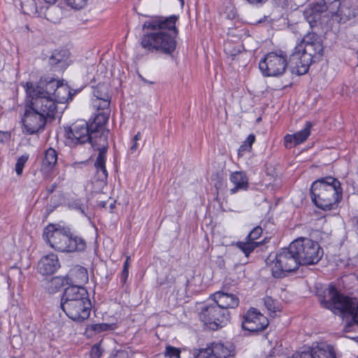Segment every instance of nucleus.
<instances>
[{"label":"nucleus","mask_w":358,"mask_h":358,"mask_svg":"<svg viewBox=\"0 0 358 358\" xmlns=\"http://www.w3.org/2000/svg\"><path fill=\"white\" fill-rule=\"evenodd\" d=\"M179 16H155L146 20L142 27L143 34L141 38V45L149 52L160 53L172 56L177 47L176 38L179 30L176 22Z\"/></svg>","instance_id":"f257e3e1"},{"label":"nucleus","mask_w":358,"mask_h":358,"mask_svg":"<svg viewBox=\"0 0 358 358\" xmlns=\"http://www.w3.org/2000/svg\"><path fill=\"white\" fill-rule=\"evenodd\" d=\"M41 101L34 98L27 97L24 113L22 119L23 133L26 135H33L42 132L47 123L48 118L53 120L57 112V105L49 100Z\"/></svg>","instance_id":"f03ea898"},{"label":"nucleus","mask_w":358,"mask_h":358,"mask_svg":"<svg viewBox=\"0 0 358 358\" xmlns=\"http://www.w3.org/2000/svg\"><path fill=\"white\" fill-rule=\"evenodd\" d=\"M313 203L320 209H336L343 199L341 182L332 176H326L315 180L310 189Z\"/></svg>","instance_id":"7ed1b4c3"},{"label":"nucleus","mask_w":358,"mask_h":358,"mask_svg":"<svg viewBox=\"0 0 358 358\" xmlns=\"http://www.w3.org/2000/svg\"><path fill=\"white\" fill-rule=\"evenodd\" d=\"M322 307L331 310L334 314L349 315L354 323L358 324V300L341 293L330 284L327 288L317 292Z\"/></svg>","instance_id":"20e7f679"},{"label":"nucleus","mask_w":358,"mask_h":358,"mask_svg":"<svg viewBox=\"0 0 358 358\" xmlns=\"http://www.w3.org/2000/svg\"><path fill=\"white\" fill-rule=\"evenodd\" d=\"M274 264L271 267L272 275L275 278H282L287 273L296 271L301 263L292 242L288 248H283L276 254Z\"/></svg>","instance_id":"39448f33"},{"label":"nucleus","mask_w":358,"mask_h":358,"mask_svg":"<svg viewBox=\"0 0 358 358\" xmlns=\"http://www.w3.org/2000/svg\"><path fill=\"white\" fill-rule=\"evenodd\" d=\"M59 80L50 77H41L37 83L27 82L24 85L25 91L28 98H34L36 100L41 101L45 106L43 100H49L54 104L52 96L55 94L59 85Z\"/></svg>","instance_id":"423d86ee"},{"label":"nucleus","mask_w":358,"mask_h":358,"mask_svg":"<svg viewBox=\"0 0 358 358\" xmlns=\"http://www.w3.org/2000/svg\"><path fill=\"white\" fill-rule=\"evenodd\" d=\"M292 243L295 245L301 265L317 264L323 256V250L317 241L301 237L292 241Z\"/></svg>","instance_id":"0eeeda50"},{"label":"nucleus","mask_w":358,"mask_h":358,"mask_svg":"<svg viewBox=\"0 0 358 358\" xmlns=\"http://www.w3.org/2000/svg\"><path fill=\"white\" fill-rule=\"evenodd\" d=\"M288 66L287 54L282 50L268 52L259 64L262 74L269 77L283 75Z\"/></svg>","instance_id":"6e6552de"},{"label":"nucleus","mask_w":358,"mask_h":358,"mask_svg":"<svg viewBox=\"0 0 358 358\" xmlns=\"http://www.w3.org/2000/svg\"><path fill=\"white\" fill-rule=\"evenodd\" d=\"M199 319L206 328L216 331L229 322L230 314L229 310L222 309L216 303H212L202 308Z\"/></svg>","instance_id":"1a4fd4ad"},{"label":"nucleus","mask_w":358,"mask_h":358,"mask_svg":"<svg viewBox=\"0 0 358 358\" xmlns=\"http://www.w3.org/2000/svg\"><path fill=\"white\" fill-rule=\"evenodd\" d=\"M71 229L58 224H49L43 232V238L56 251L66 252Z\"/></svg>","instance_id":"9d476101"},{"label":"nucleus","mask_w":358,"mask_h":358,"mask_svg":"<svg viewBox=\"0 0 358 358\" xmlns=\"http://www.w3.org/2000/svg\"><path fill=\"white\" fill-rule=\"evenodd\" d=\"M66 134L68 138L74 144L90 143L92 148H95L99 142L98 138L92 136V129L86 121H77L69 128V131H66Z\"/></svg>","instance_id":"9b49d317"},{"label":"nucleus","mask_w":358,"mask_h":358,"mask_svg":"<svg viewBox=\"0 0 358 358\" xmlns=\"http://www.w3.org/2000/svg\"><path fill=\"white\" fill-rule=\"evenodd\" d=\"M269 324L268 318L256 308L249 309L243 317L242 328L251 336L264 331Z\"/></svg>","instance_id":"f8f14e48"},{"label":"nucleus","mask_w":358,"mask_h":358,"mask_svg":"<svg viewBox=\"0 0 358 358\" xmlns=\"http://www.w3.org/2000/svg\"><path fill=\"white\" fill-rule=\"evenodd\" d=\"M60 307L69 318L77 322H82L89 318L92 303L90 299H86L81 301L70 302Z\"/></svg>","instance_id":"ddd939ff"},{"label":"nucleus","mask_w":358,"mask_h":358,"mask_svg":"<svg viewBox=\"0 0 358 358\" xmlns=\"http://www.w3.org/2000/svg\"><path fill=\"white\" fill-rule=\"evenodd\" d=\"M234 347L232 344L213 343L205 348H201L195 358H228L234 355Z\"/></svg>","instance_id":"4468645a"},{"label":"nucleus","mask_w":358,"mask_h":358,"mask_svg":"<svg viewBox=\"0 0 358 358\" xmlns=\"http://www.w3.org/2000/svg\"><path fill=\"white\" fill-rule=\"evenodd\" d=\"M262 232V228L260 226H257L250 231L244 241L236 243V247L243 252L246 257H248L255 248L269 242L271 238L267 237L261 241H256L261 236Z\"/></svg>","instance_id":"2eb2a0df"},{"label":"nucleus","mask_w":358,"mask_h":358,"mask_svg":"<svg viewBox=\"0 0 358 358\" xmlns=\"http://www.w3.org/2000/svg\"><path fill=\"white\" fill-rule=\"evenodd\" d=\"M292 358H336V356L332 345L322 343L312 348L294 353Z\"/></svg>","instance_id":"dca6fc26"},{"label":"nucleus","mask_w":358,"mask_h":358,"mask_svg":"<svg viewBox=\"0 0 358 358\" xmlns=\"http://www.w3.org/2000/svg\"><path fill=\"white\" fill-rule=\"evenodd\" d=\"M339 1L337 11L333 15V19L341 24L358 15V0H337Z\"/></svg>","instance_id":"f3484780"},{"label":"nucleus","mask_w":358,"mask_h":358,"mask_svg":"<svg viewBox=\"0 0 358 358\" xmlns=\"http://www.w3.org/2000/svg\"><path fill=\"white\" fill-rule=\"evenodd\" d=\"M304 55L303 51L298 50V45L295 47L294 52L290 55L288 63L292 74L302 76L308 73L310 65L313 61L308 59V62H303Z\"/></svg>","instance_id":"a211bd4d"},{"label":"nucleus","mask_w":358,"mask_h":358,"mask_svg":"<svg viewBox=\"0 0 358 358\" xmlns=\"http://www.w3.org/2000/svg\"><path fill=\"white\" fill-rule=\"evenodd\" d=\"M109 114V112L105 111L98 113L93 120L89 123L92 129V136L98 138L99 141L102 140L104 136L106 138V141H108L110 131L105 128V125L108 122Z\"/></svg>","instance_id":"6ab92c4d"},{"label":"nucleus","mask_w":358,"mask_h":358,"mask_svg":"<svg viewBox=\"0 0 358 358\" xmlns=\"http://www.w3.org/2000/svg\"><path fill=\"white\" fill-rule=\"evenodd\" d=\"M89 299L87 290L82 285H70L65 288L62 299L60 306L70 302L84 301Z\"/></svg>","instance_id":"aec40b11"},{"label":"nucleus","mask_w":358,"mask_h":358,"mask_svg":"<svg viewBox=\"0 0 358 358\" xmlns=\"http://www.w3.org/2000/svg\"><path fill=\"white\" fill-rule=\"evenodd\" d=\"M328 9L327 3L324 0H315L309 5V7L304 11V15L310 27L316 25L317 21L320 20L321 14Z\"/></svg>","instance_id":"412c9836"},{"label":"nucleus","mask_w":358,"mask_h":358,"mask_svg":"<svg viewBox=\"0 0 358 358\" xmlns=\"http://www.w3.org/2000/svg\"><path fill=\"white\" fill-rule=\"evenodd\" d=\"M60 267V263L57 255L54 253L43 256L38 263V271L43 275H52Z\"/></svg>","instance_id":"4be33fe9"},{"label":"nucleus","mask_w":358,"mask_h":358,"mask_svg":"<svg viewBox=\"0 0 358 358\" xmlns=\"http://www.w3.org/2000/svg\"><path fill=\"white\" fill-rule=\"evenodd\" d=\"M298 50L305 53L303 62H308V59L313 62H315V59H319L323 55L324 48L321 41L315 38V42L309 43L308 45H298Z\"/></svg>","instance_id":"5701e85b"},{"label":"nucleus","mask_w":358,"mask_h":358,"mask_svg":"<svg viewBox=\"0 0 358 358\" xmlns=\"http://www.w3.org/2000/svg\"><path fill=\"white\" fill-rule=\"evenodd\" d=\"M211 297L213 299V303L227 310L229 308H236L239 303V300L235 295L221 291L214 293Z\"/></svg>","instance_id":"b1692460"},{"label":"nucleus","mask_w":358,"mask_h":358,"mask_svg":"<svg viewBox=\"0 0 358 358\" xmlns=\"http://www.w3.org/2000/svg\"><path fill=\"white\" fill-rule=\"evenodd\" d=\"M58 159V153L52 148H49L45 150L41 164V171L43 174L50 173L57 164Z\"/></svg>","instance_id":"393cba45"},{"label":"nucleus","mask_w":358,"mask_h":358,"mask_svg":"<svg viewBox=\"0 0 358 358\" xmlns=\"http://www.w3.org/2000/svg\"><path fill=\"white\" fill-rule=\"evenodd\" d=\"M87 248V245L85 238L82 236L76 235L71 231L66 253L85 252Z\"/></svg>","instance_id":"a878e982"},{"label":"nucleus","mask_w":358,"mask_h":358,"mask_svg":"<svg viewBox=\"0 0 358 358\" xmlns=\"http://www.w3.org/2000/svg\"><path fill=\"white\" fill-rule=\"evenodd\" d=\"M230 181L235 185L230 189L231 194L238 190H246L248 187V178L244 171H235L230 174Z\"/></svg>","instance_id":"bb28decb"},{"label":"nucleus","mask_w":358,"mask_h":358,"mask_svg":"<svg viewBox=\"0 0 358 358\" xmlns=\"http://www.w3.org/2000/svg\"><path fill=\"white\" fill-rule=\"evenodd\" d=\"M76 92L71 90L69 85L60 83L55 94L52 96V101L55 104L56 103H64L69 102L73 99V96L76 94Z\"/></svg>","instance_id":"cd10ccee"},{"label":"nucleus","mask_w":358,"mask_h":358,"mask_svg":"<svg viewBox=\"0 0 358 358\" xmlns=\"http://www.w3.org/2000/svg\"><path fill=\"white\" fill-rule=\"evenodd\" d=\"M51 69L55 71H63L68 66L65 52L55 51L48 59Z\"/></svg>","instance_id":"c85d7f7f"},{"label":"nucleus","mask_w":358,"mask_h":358,"mask_svg":"<svg viewBox=\"0 0 358 358\" xmlns=\"http://www.w3.org/2000/svg\"><path fill=\"white\" fill-rule=\"evenodd\" d=\"M93 148L99 151L94 162V166L99 167L106 166V154L108 149V141H106V138L104 136L102 140L101 139L99 141L97 145Z\"/></svg>","instance_id":"c756f323"},{"label":"nucleus","mask_w":358,"mask_h":358,"mask_svg":"<svg viewBox=\"0 0 358 358\" xmlns=\"http://www.w3.org/2000/svg\"><path fill=\"white\" fill-rule=\"evenodd\" d=\"M70 284L69 277L55 276L48 280L45 289L50 294L58 292L64 285Z\"/></svg>","instance_id":"7c9ffc66"},{"label":"nucleus","mask_w":358,"mask_h":358,"mask_svg":"<svg viewBox=\"0 0 358 358\" xmlns=\"http://www.w3.org/2000/svg\"><path fill=\"white\" fill-rule=\"evenodd\" d=\"M71 278H69L70 283L76 282L81 285L88 281L87 270L83 266L75 268L71 271Z\"/></svg>","instance_id":"2f4dec72"},{"label":"nucleus","mask_w":358,"mask_h":358,"mask_svg":"<svg viewBox=\"0 0 358 358\" xmlns=\"http://www.w3.org/2000/svg\"><path fill=\"white\" fill-rule=\"evenodd\" d=\"M312 127V122H306L303 129L294 134V138L296 139V144H301L308 138L310 134Z\"/></svg>","instance_id":"473e14b6"},{"label":"nucleus","mask_w":358,"mask_h":358,"mask_svg":"<svg viewBox=\"0 0 358 358\" xmlns=\"http://www.w3.org/2000/svg\"><path fill=\"white\" fill-rule=\"evenodd\" d=\"M68 207L70 209L80 212L83 215L87 217L89 220H91L90 216H89L85 211V209L87 208V206L81 199H75L69 201L68 203Z\"/></svg>","instance_id":"72a5a7b5"},{"label":"nucleus","mask_w":358,"mask_h":358,"mask_svg":"<svg viewBox=\"0 0 358 358\" xmlns=\"http://www.w3.org/2000/svg\"><path fill=\"white\" fill-rule=\"evenodd\" d=\"M92 93L96 98L94 101H99L102 98L108 99V96H110L108 92V87L104 83H99L96 87H93Z\"/></svg>","instance_id":"f704fd0d"},{"label":"nucleus","mask_w":358,"mask_h":358,"mask_svg":"<svg viewBox=\"0 0 358 358\" xmlns=\"http://www.w3.org/2000/svg\"><path fill=\"white\" fill-rule=\"evenodd\" d=\"M29 157V156L28 154H24L17 158L15 166V171L17 176H21L22 174L24 166L27 162Z\"/></svg>","instance_id":"c9c22d12"},{"label":"nucleus","mask_w":358,"mask_h":358,"mask_svg":"<svg viewBox=\"0 0 358 358\" xmlns=\"http://www.w3.org/2000/svg\"><path fill=\"white\" fill-rule=\"evenodd\" d=\"M111 329V324L107 323H100L88 325L87 331H91L95 334L106 331Z\"/></svg>","instance_id":"e433bc0d"},{"label":"nucleus","mask_w":358,"mask_h":358,"mask_svg":"<svg viewBox=\"0 0 358 358\" xmlns=\"http://www.w3.org/2000/svg\"><path fill=\"white\" fill-rule=\"evenodd\" d=\"M110 103V96L102 98L99 101H93L94 107L96 108L98 110H104L108 109Z\"/></svg>","instance_id":"4c0bfd02"},{"label":"nucleus","mask_w":358,"mask_h":358,"mask_svg":"<svg viewBox=\"0 0 358 358\" xmlns=\"http://www.w3.org/2000/svg\"><path fill=\"white\" fill-rule=\"evenodd\" d=\"M180 350L179 348L171 345H167L165 349L164 355L169 358H179Z\"/></svg>","instance_id":"58836bf2"},{"label":"nucleus","mask_w":358,"mask_h":358,"mask_svg":"<svg viewBox=\"0 0 358 358\" xmlns=\"http://www.w3.org/2000/svg\"><path fill=\"white\" fill-rule=\"evenodd\" d=\"M66 4L75 10H79L84 8L87 4V0H64Z\"/></svg>","instance_id":"ea45409f"},{"label":"nucleus","mask_w":358,"mask_h":358,"mask_svg":"<svg viewBox=\"0 0 358 358\" xmlns=\"http://www.w3.org/2000/svg\"><path fill=\"white\" fill-rule=\"evenodd\" d=\"M96 169V178L97 180L104 182L108 178V171L106 166L95 167Z\"/></svg>","instance_id":"a19ab883"},{"label":"nucleus","mask_w":358,"mask_h":358,"mask_svg":"<svg viewBox=\"0 0 358 358\" xmlns=\"http://www.w3.org/2000/svg\"><path fill=\"white\" fill-rule=\"evenodd\" d=\"M296 145V139L294 134H287L284 137V145L287 148H291L293 145Z\"/></svg>","instance_id":"79ce46f5"},{"label":"nucleus","mask_w":358,"mask_h":358,"mask_svg":"<svg viewBox=\"0 0 358 358\" xmlns=\"http://www.w3.org/2000/svg\"><path fill=\"white\" fill-rule=\"evenodd\" d=\"M315 38H318L315 34H308L303 37L302 42L301 43H299V45H308L309 43L315 42Z\"/></svg>","instance_id":"37998d69"},{"label":"nucleus","mask_w":358,"mask_h":358,"mask_svg":"<svg viewBox=\"0 0 358 358\" xmlns=\"http://www.w3.org/2000/svg\"><path fill=\"white\" fill-rule=\"evenodd\" d=\"M141 134L139 131H138L137 134L134 136V138L132 139V145L130 148L131 152L136 151L138 149V144L137 141L141 140Z\"/></svg>","instance_id":"c03bdc74"},{"label":"nucleus","mask_w":358,"mask_h":358,"mask_svg":"<svg viewBox=\"0 0 358 358\" xmlns=\"http://www.w3.org/2000/svg\"><path fill=\"white\" fill-rule=\"evenodd\" d=\"M10 133L9 131H0V143L4 144L10 139Z\"/></svg>","instance_id":"a18cd8bd"},{"label":"nucleus","mask_w":358,"mask_h":358,"mask_svg":"<svg viewBox=\"0 0 358 358\" xmlns=\"http://www.w3.org/2000/svg\"><path fill=\"white\" fill-rule=\"evenodd\" d=\"M175 283V278L171 276H166V279L159 282L160 286L166 285L167 287H171Z\"/></svg>","instance_id":"49530a36"},{"label":"nucleus","mask_w":358,"mask_h":358,"mask_svg":"<svg viewBox=\"0 0 358 358\" xmlns=\"http://www.w3.org/2000/svg\"><path fill=\"white\" fill-rule=\"evenodd\" d=\"M115 358H129V352L125 350H117L114 354Z\"/></svg>","instance_id":"de8ad7c7"},{"label":"nucleus","mask_w":358,"mask_h":358,"mask_svg":"<svg viewBox=\"0 0 358 358\" xmlns=\"http://www.w3.org/2000/svg\"><path fill=\"white\" fill-rule=\"evenodd\" d=\"M246 1L252 6L259 7L268 2V0H246Z\"/></svg>","instance_id":"09e8293b"},{"label":"nucleus","mask_w":358,"mask_h":358,"mask_svg":"<svg viewBox=\"0 0 358 358\" xmlns=\"http://www.w3.org/2000/svg\"><path fill=\"white\" fill-rule=\"evenodd\" d=\"M128 276L129 271L122 269L120 275V282L122 283V285H124L126 283Z\"/></svg>","instance_id":"8fccbe9b"},{"label":"nucleus","mask_w":358,"mask_h":358,"mask_svg":"<svg viewBox=\"0 0 358 358\" xmlns=\"http://www.w3.org/2000/svg\"><path fill=\"white\" fill-rule=\"evenodd\" d=\"M255 136L254 134H250L244 142L247 143L249 147L252 148V145L255 143Z\"/></svg>","instance_id":"3c124183"},{"label":"nucleus","mask_w":358,"mask_h":358,"mask_svg":"<svg viewBox=\"0 0 358 358\" xmlns=\"http://www.w3.org/2000/svg\"><path fill=\"white\" fill-rule=\"evenodd\" d=\"M57 187V184L54 182L46 187L47 196L52 194Z\"/></svg>","instance_id":"603ef678"},{"label":"nucleus","mask_w":358,"mask_h":358,"mask_svg":"<svg viewBox=\"0 0 358 358\" xmlns=\"http://www.w3.org/2000/svg\"><path fill=\"white\" fill-rule=\"evenodd\" d=\"M58 206H59V204H56V203L54 205H52V204L47 205V206L45 207L46 215L47 216L49 215Z\"/></svg>","instance_id":"864d4df0"},{"label":"nucleus","mask_w":358,"mask_h":358,"mask_svg":"<svg viewBox=\"0 0 358 358\" xmlns=\"http://www.w3.org/2000/svg\"><path fill=\"white\" fill-rule=\"evenodd\" d=\"M251 148H252L249 147L247 143L243 142L238 149V155H240L241 152H250Z\"/></svg>","instance_id":"5fc2aeb1"},{"label":"nucleus","mask_w":358,"mask_h":358,"mask_svg":"<svg viewBox=\"0 0 358 358\" xmlns=\"http://www.w3.org/2000/svg\"><path fill=\"white\" fill-rule=\"evenodd\" d=\"M265 305L268 310H271L275 308V307L273 306V301L271 298H268L265 300Z\"/></svg>","instance_id":"6e6d98bb"},{"label":"nucleus","mask_w":358,"mask_h":358,"mask_svg":"<svg viewBox=\"0 0 358 358\" xmlns=\"http://www.w3.org/2000/svg\"><path fill=\"white\" fill-rule=\"evenodd\" d=\"M92 351L95 353L98 358H99L101 356V352H100V349L98 346H93Z\"/></svg>","instance_id":"4d7b16f0"},{"label":"nucleus","mask_w":358,"mask_h":358,"mask_svg":"<svg viewBox=\"0 0 358 358\" xmlns=\"http://www.w3.org/2000/svg\"><path fill=\"white\" fill-rule=\"evenodd\" d=\"M129 259H130V257L127 256V259L124 261V264H123V268H122L123 270L129 271Z\"/></svg>","instance_id":"13d9d810"},{"label":"nucleus","mask_w":358,"mask_h":358,"mask_svg":"<svg viewBox=\"0 0 358 358\" xmlns=\"http://www.w3.org/2000/svg\"><path fill=\"white\" fill-rule=\"evenodd\" d=\"M138 76L141 79V80L143 81L145 83H148V84H153L154 83L153 82L149 81V80H146L145 78H144L141 74H138Z\"/></svg>","instance_id":"bf43d9fd"},{"label":"nucleus","mask_w":358,"mask_h":358,"mask_svg":"<svg viewBox=\"0 0 358 358\" xmlns=\"http://www.w3.org/2000/svg\"><path fill=\"white\" fill-rule=\"evenodd\" d=\"M107 202L104 201H101L99 203L98 206L100 208H106V207Z\"/></svg>","instance_id":"052dcab7"},{"label":"nucleus","mask_w":358,"mask_h":358,"mask_svg":"<svg viewBox=\"0 0 358 358\" xmlns=\"http://www.w3.org/2000/svg\"><path fill=\"white\" fill-rule=\"evenodd\" d=\"M115 201H113V203H111L110 204V212L112 213L113 210L115 208Z\"/></svg>","instance_id":"680f3d73"},{"label":"nucleus","mask_w":358,"mask_h":358,"mask_svg":"<svg viewBox=\"0 0 358 358\" xmlns=\"http://www.w3.org/2000/svg\"><path fill=\"white\" fill-rule=\"evenodd\" d=\"M46 3H55L57 0H44Z\"/></svg>","instance_id":"e2e57ef3"},{"label":"nucleus","mask_w":358,"mask_h":358,"mask_svg":"<svg viewBox=\"0 0 358 358\" xmlns=\"http://www.w3.org/2000/svg\"><path fill=\"white\" fill-rule=\"evenodd\" d=\"M185 285L187 287L189 284V279L187 277H185Z\"/></svg>","instance_id":"0e129e2a"},{"label":"nucleus","mask_w":358,"mask_h":358,"mask_svg":"<svg viewBox=\"0 0 358 358\" xmlns=\"http://www.w3.org/2000/svg\"><path fill=\"white\" fill-rule=\"evenodd\" d=\"M180 3V6H184V3H185V1L184 0H178Z\"/></svg>","instance_id":"69168bd1"},{"label":"nucleus","mask_w":358,"mask_h":358,"mask_svg":"<svg viewBox=\"0 0 358 358\" xmlns=\"http://www.w3.org/2000/svg\"><path fill=\"white\" fill-rule=\"evenodd\" d=\"M354 222H355V224L357 225H358V217H355V220H354Z\"/></svg>","instance_id":"338daca9"},{"label":"nucleus","mask_w":358,"mask_h":358,"mask_svg":"<svg viewBox=\"0 0 358 358\" xmlns=\"http://www.w3.org/2000/svg\"><path fill=\"white\" fill-rule=\"evenodd\" d=\"M265 19H266V17H264V19H261V20H259L258 22H259V23H262V22Z\"/></svg>","instance_id":"774afa93"}]
</instances>
